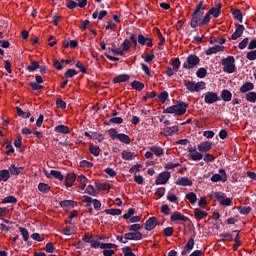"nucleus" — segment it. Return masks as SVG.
Masks as SVG:
<instances>
[{"instance_id":"1","label":"nucleus","mask_w":256,"mask_h":256,"mask_svg":"<svg viewBox=\"0 0 256 256\" xmlns=\"http://www.w3.org/2000/svg\"><path fill=\"white\" fill-rule=\"evenodd\" d=\"M213 147V143L209 141H204L197 145L196 147H189L188 148V159L190 161H201L203 159V154L201 153H207L211 151V148ZM198 149V151H197Z\"/></svg>"},{"instance_id":"2","label":"nucleus","mask_w":256,"mask_h":256,"mask_svg":"<svg viewBox=\"0 0 256 256\" xmlns=\"http://www.w3.org/2000/svg\"><path fill=\"white\" fill-rule=\"evenodd\" d=\"M205 8L203 7V2H200L194 11V14L192 16L190 25L192 29H197V27H202L201 23L203 20V14L205 13L203 10Z\"/></svg>"},{"instance_id":"3","label":"nucleus","mask_w":256,"mask_h":256,"mask_svg":"<svg viewBox=\"0 0 256 256\" xmlns=\"http://www.w3.org/2000/svg\"><path fill=\"white\" fill-rule=\"evenodd\" d=\"M187 103L180 102L176 105L170 106L164 110V113H170L171 115H175L176 117H181V115H185L187 113Z\"/></svg>"},{"instance_id":"4","label":"nucleus","mask_w":256,"mask_h":256,"mask_svg":"<svg viewBox=\"0 0 256 256\" xmlns=\"http://www.w3.org/2000/svg\"><path fill=\"white\" fill-rule=\"evenodd\" d=\"M221 65L223 66L224 73H235L237 67L235 66V57L228 56L222 59Z\"/></svg>"},{"instance_id":"5","label":"nucleus","mask_w":256,"mask_h":256,"mask_svg":"<svg viewBox=\"0 0 256 256\" xmlns=\"http://www.w3.org/2000/svg\"><path fill=\"white\" fill-rule=\"evenodd\" d=\"M184 85L190 93H199V91H203L206 87V84L203 81L195 83L194 81L186 80Z\"/></svg>"},{"instance_id":"6","label":"nucleus","mask_w":256,"mask_h":256,"mask_svg":"<svg viewBox=\"0 0 256 256\" xmlns=\"http://www.w3.org/2000/svg\"><path fill=\"white\" fill-rule=\"evenodd\" d=\"M83 201L86 204V209H89V213H93V208H91V203L93 204V207L96 211H99L101 209V201L97 199H93L90 196H83Z\"/></svg>"},{"instance_id":"7","label":"nucleus","mask_w":256,"mask_h":256,"mask_svg":"<svg viewBox=\"0 0 256 256\" xmlns=\"http://www.w3.org/2000/svg\"><path fill=\"white\" fill-rule=\"evenodd\" d=\"M199 57L197 55H189L186 59V61L183 64L184 69H193L194 67H197L199 65Z\"/></svg>"},{"instance_id":"8","label":"nucleus","mask_w":256,"mask_h":256,"mask_svg":"<svg viewBox=\"0 0 256 256\" xmlns=\"http://www.w3.org/2000/svg\"><path fill=\"white\" fill-rule=\"evenodd\" d=\"M214 197L217 199L220 205H223L224 207H231V205H233L231 198H226L225 194H222L221 192L214 193Z\"/></svg>"},{"instance_id":"9","label":"nucleus","mask_w":256,"mask_h":256,"mask_svg":"<svg viewBox=\"0 0 256 256\" xmlns=\"http://www.w3.org/2000/svg\"><path fill=\"white\" fill-rule=\"evenodd\" d=\"M169 179H171V173L168 171H164L157 176V178L155 180V184L156 185H165V184H167V181H169Z\"/></svg>"},{"instance_id":"10","label":"nucleus","mask_w":256,"mask_h":256,"mask_svg":"<svg viewBox=\"0 0 256 256\" xmlns=\"http://www.w3.org/2000/svg\"><path fill=\"white\" fill-rule=\"evenodd\" d=\"M204 101L207 103V105H213V103H217V101H221V98H219V95L215 92H207L204 95Z\"/></svg>"},{"instance_id":"11","label":"nucleus","mask_w":256,"mask_h":256,"mask_svg":"<svg viewBox=\"0 0 256 256\" xmlns=\"http://www.w3.org/2000/svg\"><path fill=\"white\" fill-rule=\"evenodd\" d=\"M220 174H214L211 177V181L213 183H218V181H221L222 183H225L227 181V173L224 169L219 170Z\"/></svg>"},{"instance_id":"12","label":"nucleus","mask_w":256,"mask_h":256,"mask_svg":"<svg viewBox=\"0 0 256 256\" xmlns=\"http://www.w3.org/2000/svg\"><path fill=\"white\" fill-rule=\"evenodd\" d=\"M124 239H126V241H141V239H143V234H141V232L137 231V232H129L124 234Z\"/></svg>"},{"instance_id":"13","label":"nucleus","mask_w":256,"mask_h":256,"mask_svg":"<svg viewBox=\"0 0 256 256\" xmlns=\"http://www.w3.org/2000/svg\"><path fill=\"white\" fill-rule=\"evenodd\" d=\"M223 51H225V46L216 45V46L207 48L205 50V55H215V54L221 53Z\"/></svg>"},{"instance_id":"14","label":"nucleus","mask_w":256,"mask_h":256,"mask_svg":"<svg viewBox=\"0 0 256 256\" xmlns=\"http://www.w3.org/2000/svg\"><path fill=\"white\" fill-rule=\"evenodd\" d=\"M177 132H179V127L172 126V127L163 128L160 133L161 135H164V137H171L172 135H175V133Z\"/></svg>"},{"instance_id":"15","label":"nucleus","mask_w":256,"mask_h":256,"mask_svg":"<svg viewBox=\"0 0 256 256\" xmlns=\"http://www.w3.org/2000/svg\"><path fill=\"white\" fill-rule=\"evenodd\" d=\"M175 185H179L180 187H192L193 181H191L189 177H180L175 181Z\"/></svg>"},{"instance_id":"16","label":"nucleus","mask_w":256,"mask_h":256,"mask_svg":"<svg viewBox=\"0 0 256 256\" xmlns=\"http://www.w3.org/2000/svg\"><path fill=\"white\" fill-rule=\"evenodd\" d=\"M46 177H48V179H58V181L65 179L63 174L57 170H51L50 173L46 172Z\"/></svg>"},{"instance_id":"17","label":"nucleus","mask_w":256,"mask_h":256,"mask_svg":"<svg viewBox=\"0 0 256 256\" xmlns=\"http://www.w3.org/2000/svg\"><path fill=\"white\" fill-rule=\"evenodd\" d=\"M148 149L156 157H162V155L165 154V150L161 146L154 145V146L148 147Z\"/></svg>"},{"instance_id":"18","label":"nucleus","mask_w":256,"mask_h":256,"mask_svg":"<svg viewBox=\"0 0 256 256\" xmlns=\"http://www.w3.org/2000/svg\"><path fill=\"white\" fill-rule=\"evenodd\" d=\"M171 221H183L184 223H187L189 221V218L187 216L181 214V212H174L171 217Z\"/></svg>"},{"instance_id":"19","label":"nucleus","mask_w":256,"mask_h":256,"mask_svg":"<svg viewBox=\"0 0 256 256\" xmlns=\"http://www.w3.org/2000/svg\"><path fill=\"white\" fill-rule=\"evenodd\" d=\"M244 31H245V26L238 24L236 26L235 32L232 34V40L237 41V39H239V37H241V35H243Z\"/></svg>"},{"instance_id":"20","label":"nucleus","mask_w":256,"mask_h":256,"mask_svg":"<svg viewBox=\"0 0 256 256\" xmlns=\"http://www.w3.org/2000/svg\"><path fill=\"white\" fill-rule=\"evenodd\" d=\"M157 227V218L151 217L146 221L145 229L146 231H153Z\"/></svg>"},{"instance_id":"21","label":"nucleus","mask_w":256,"mask_h":256,"mask_svg":"<svg viewBox=\"0 0 256 256\" xmlns=\"http://www.w3.org/2000/svg\"><path fill=\"white\" fill-rule=\"evenodd\" d=\"M76 179L77 176L75 175V173H68L65 178L66 187H73V183H75Z\"/></svg>"},{"instance_id":"22","label":"nucleus","mask_w":256,"mask_h":256,"mask_svg":"<svg viewBox=\"0 0 256 256\" xmlns=\"http://www.w3.org/2000/svg\"><path fill=\"white\" fill-rule=\"evenodd\" d=\"M136 157L137 154H135V152H131L129 150H124L122 152V159H124V161H133Z\"/></svg>"},{"instance_id":"23","label":"nucleus","mask_w":256,"mask_h":256,"mask_svg":"<svg viewBox=\"0 0 256 256\" xmlns=\"http://www.w3.org/2000/svg\"><path fill=\"white\" fill-rule=\"evenodd\" d=\"M255 89V84L251 82H245L241 87H240V93H249V91H253Z\"/></svg>"},{"instance_id":"24","label":"nucleus","mask_w":256,"mask_h":256,"mask_svg":"<svg viewBox=\"0 0 256 256\" xmlns=\"http://www.w3.org/2000/svg\"><path fill=\"white\" fill-rule=\"evenodd\" d=\"M207 212L201 210L200 208L194 209V217L197 221H201V219H205L207 217Z\"/></svg>"},{"instance_id":"25","label":"nucleus","mask_w":256,"mask_h":256,"mask_svg":"<svg viewBox=\"0 0 256 256\" xmlns=\"http://www.w3.org/2000/svg\"><path fill=\"white\" fill-rule=\"evenodd\" d=\"M113 83H125L129 81V75L127 74H121L113 78Z\"/></svg>"},{"instance_id":"26","label":"nucleus","mask_w":256,"mask_h":256,"mask_svg":"<svg viewBox=\"0 0 256 256\" xmlns=\"http://www.w3.org/2000/svg\"><path fill=\"white\" fill-rule=\"evenodd\" d=\"M77 181L80 185L79 186L80 191H84L85 187H87V177L80 175L78 176Z\"/></svg>"},{"instance_id":"27","label":"nucleus","mask_w":256,"mask_h":256,"mask_svg":"<svg viewBox=\"0 0 256 256\" xmlns=\"http://www.w3.org/2000/svg\"><path fill=\"white\" fill-rule=\"evenodd\" d=\"M208 13L215 18L219 17V15H221V4H216V6L211 8Z\"/></svg>"},{"instance_id":"28","label":"nucleus","mask_w":256,"mask_h":256,"mask_svg":"<svg viewBox=\"0 0 256 256\" xmlns=\"http://www.w3.org/2000/svg\"><path fill=\"white\" fill-rule=\"evenodd\" d=\"M11 177V174L9 173V170L4 169L0 171V181H3L4 183H7Z\"/></svg>"},{"instance_id":"29","label":"nucleus","mask_w":256,"mask_h":256,"mask_svg":"<svg viewBox=\"0 0 256 256\" xmlns=\"http://www.w3.org/2000/svg\"><path fill=\"white\" fill-rule=\"evenodd\" d=\"M56 133H62V135H67L69 133V127L66 125H58L54 128Z\"/></svg>"},{"instance_id":"30","label":"nucleus","mask_w":256,"mask_h":256,"mask_svg":"<svg viewBox=\"0 0 256 256\" xmlns=\"http://www.w3.org/2000/svg\"><path fill=\"white\" fill-rule=\"evenodd\" d=\"M8 171L10 175H19L23 171V167H17L15 164H11Z\"/></svg>"},{"instance_id":"31","label":"nucleus","mask_w":256,"mask_h":256,"mask_svg":"<svg viewBox=\"0 0 256 256\" xmlns=\"http://www.w3.org/2000/svg\"><path fill=\"white\" fill-rule=\"evenodd\" d=\"M132 89H135L136 91H143L145 89V84L135 80L131 83Z\"/></svg>"},{"instance_id":"32","label":"nucleus","mask_w":256,"mask_h":256,"mask_svg":"<svg viewBox=\"0 0 256 256\" xmlns=\"http://www.w3.org/2000/svg\"><path fill=\"white\" fill-rule=\"evenodd\" d=\"M93 19H99V21H101V19H103L104 17H107V10H102L100 12H94L92 14Z\"/></svg>"},{"instance_id":"33","label":"nucleus","mask_w":256,"mask_h":256,"mask_svg":"<svg viewBox=\"0 0 256 256\" xmlns=\"http://www.w3.org/2000/svg\"><path fill=\"white\" fill-rule=\"evenodd\" d=\"M245 99L248 101V103H256V92L246 93Z\"/></svg>"},{"instance_id":"34","label":"nucleus","mask_w":256,"mask_h":256,"mask_svg":"<svg viewBox=\"0 0 256 256\" xmlns=\"http://www.w3.org/2000/svg\"><path fill=\"white\" fill-rule=\"evenodd\" d=\"M77 205V202L73 200H64L60 202V207L68 208V207H75Z\"/></svg>"},{"instance_id":"35","label":"nucleus","mask_w":256,"mask_h":256,"mask_svg":"<svg viewBox=\"0 0 256 256\" xmlns=\"http://www.w3.org/2000/svg\"><path fill=\"white\" fill-rule=\"evenodd\" d=\"M90 153L94 155V157H99V155H101V148L92 144L90 145Z\"/></svg>"},{"instance_id":"36","label":"nucleus","mask_w":256,"mask_h":256,"mask_svg":"<svg viewBox=\"0 0 256 256\" xmlns=\"http://www.w3.org/2000/svg\"><path fill=\"white\" fill-rule=\"evenodd\" d=\"M234 233H236V236L234 238L235 244H234V251H237L239 247H241V238L239 237V231L235 230Z\"/></svg>"},{"instance_id":"37","label":"nucleus","mask_w":256,"mask_h":256,"mask_svg":"<svg viewBox=\"0 0 256 256\" xmlns=\"http://www.w3.org/2000/svg\"><path fill=\"white\" fill-rule=\"evenodd\" d=\"M16 110L17 115H19V117H23V119H29V117H31V112H25L20 107H16Z\"/></svg>"},{"instance_id":"38","label":"nucleus","mask_w":256,"mask_h":256,"mask_svg":"<svg viewBox=\"0 0 256 256\" xmlns=\"http://www.w3.org/2000/svg\"><path fill=\"white\" fill-rule=\"evenodd\" d=\"M221 97L223 99V101H231V98L233 97V94H231V92H229V90H223L221 93Z\"/></svg>"},{"instance_id":"39","label":"nucleus","mask_w":256,"mask_h":256,"mask_svg":"<svg viewBox=\"0 0 256 256\" xmlns=\"http://www.w3.org/2000/svg\"><path fill=\"white\" fill-rule=\"evenodd\" d=\"M118 139L121 143H125V145H129V143H131V138H129L127 134H119Z\"/></svg>"},{"instance_id":"40","label":"nucleus","mask_w":256,"mask_h":256,"mask_svg":"<svg viewBox=\"0 0 256 256\" xmlns=\"http://www.w3.org/2000/svg\"><path fill=\"white\" fill-rule=\"evenodd\" d=\"M186 199L193 205L194 203H197V194L190 192L186 195Z\"/></svg>"},{"instance_id":"41","label":"nucleus","mask_w":256,"mask_h":256,"mask_svg":"<svg viewBox=\"0 0 256 256\" xmlns=\"http://www.w3.org/2000/svg\"><path fill=\"white\" fill-rule=\"evenodd\" d=\"M77 232V227L73 226V227H66L62 233L63 235H74V233Z\"/></svg>"},{"instance_id":"42","label":"nucleus","mask_w":256,"mask_h":256,"mask_svg":"<svg viewBox=\"0 0 256 256\" xmlns=\"http://www.w3.org/2000/svg\"><path fill=\"white\" fill-rule=\"evenodd\" d=\"M50 187L48 184H45V183H40L38 185V190L41 192V193H49L50 191Z\"/></svg>"},{"instance_id":"43","label":"nucleus","mask_w":256,"mask_h":256,"mask_svg":"<svg viewBox=\"0 0 256 256\" xmlns=\"http://www.w3.org/2000/svg\"><path fill=\"white\" fill-rule=\"evenodd\" d=\"M179 67H181V61L179 60V58H175L172 61V69H173V71H175V73H177V71H179Z\"/></svg>"},{"instance_id":"44","label":"nucleus","mask_w":256,"mask_h":256,"mask_svg":"<svg viewBox=\"0 0 256 256\" xmlns=\"http://www.w3.org/2000/svg\"><path fill=\"white\" fill-rule=\"evenodd\" d=\"M233 16L237 19L240 23H243V14L241 13V10L236 9L233 10Z\"/></svg>"},{"instance_id":"45","label":"nucleus","mask_w":256,"mask_h":256,"mask_svg":"<svg viewBox=\"0 0 256 256\" xmlns=\"http://www.w3.org/2000/svg\"><path fill=\"white\" fill-rule=\"evenodd\" d=\"M193 247H195V240L193 238H190L187 244L185 245L184 249L191 252L193 251Z\"/></svg>"},{"instance_id":"46","label":"nucleus","mask_w":256,"mask_h":256,"mask_svg":"<svg viewBox=\"0 0 256 256\" xmlns=\"http://www.w3.org/2000/svg\"><path fill=\"white\" fill-rule=\"evenodd\" d=\"M156 35L157 38L159 39L158 45H165V37H163V34H161V30L156 29Z\"/></svg>"},{"instance_id":"47","label":"nucleus","mask_w":256,"mask_h":256,"mask_svg":"<svg viewBox=\"0 0 256 256\" xmlns=\"http://www.w3.org/2000/svg\"><path fill=\"white\" fill-rule=\"evenodd\" d=\"M105 213H107V215H121L122 211L121 209H106Z\"/></svg>"},{"instance_id":"48","label":"nucleus","mask_w":256,"mask_h":256,"mask_svg":"<svg viewBox=\"0 0 256 256\" xmlns=\"http://www.w3.org/2000/svg\"><path fill=\"white\" fill-rule=\"evenodd\" d=\"M169 97V93L167 92H161L159 95H158V99H159V102L160 103H165L167 101Z\"/></svg>"},{"instance_id":"49","label":"nucleus","mask_w":256,"mask_h":256,"mask_svg":"<svg viewBox=\"0 0 256 256\" xmlns=\"http://www.w3.org/2000/svg\"><path fill=\"white\" fill-rule=\"evenodd\" d=\"M19 231L24 239V241H29V231H27L25 228L20 227Z\"/></svg>"},{"instance_id":"50","label":"nucleus","mask_w":256,"mask_h":256,"mask_svg":"<svg viewBox=\"0 0 256 256\" xmlns=\"http://www.w3.org/2000/svg\"><path fill=\"white\" fill-rule=\"evenodd\" d=\"M115 247H117V245L113 244V243H101L100 244V249H115Z\"/></svg>"},{"instance_id":"51","label":"nucleus","mask_w":256,"mask_h":256,"mask_svg":"<svg viewBox=\"0 0 256 256\" xmlns=\"http://www.w3.org/2000/svg\"><path fill=\"white\" fill-rule=\"evenodd\" d=\"M196 75L199 77V79H203V77L207 75V70L205 68H199L196 72Z\"/></svg>"},{"instance_id":"52","label":"nucleus","mask_w":256,"mask_h":256,"mask_svg":"<svg viewBox=\"0 0 256 256\" xmlns=\"http://www.w3.org/2000/svg\"><path fill=\"white\" fill-rule=\"evenodd\" d=\"M220 237L222 238V241H233V235H231L230 233H223L220 235Z\"/></svg>"},{"instance_id":"53","label":"nucleus","mask_w":256,"mask_h":256,"mask_svg":"<svg viewBox=\"0 0 256 256\" xmlns=\"http://www.w3.org/2000/svg\"><path fill=\"white\" fill-rule=\"evenodd\" d=\"M131 49V41L129 40H124L122 43V51H129Z\"/></svg>"},{"instance_id":"54","label":"nucleus","mask_w":256,"mask_h":256,"mask_svg":"<svg viewBox=\"0 0 256 256\" xmlns=\"http://www.w3.org/2000/svg\"><path fill=\"white\" fill-rule=\"evenodd\" d=\"M198 207H201L202 209H205V207H207V198L206 197H201L198 200Z\"/></svg>"},{"instance_id":"55","label":"nucleus","mask_w":256,"mask_h":256,"mask_svg":"<svg viewBox=\"0 0 256 256\" xmlns=\"http://www.w3.org/2000/svg\"><path fill=\"white\" fill-rule=\"evenodd\" d=\"M202 159H204L205 163H213V161H215V156L212 154H206Z\"/></svg>"},{"instance_id":"56","label":"nucleus","mask_w":256,"mask_h":256,"mask_svg":"<svg viewBox=\"0 0 256 256\" xmlns=\"http://www.w3.org/2000/svg\"><path fill=\"white\" fill-rule=\"evenodd\" d=\"M80 166L84 167L85 169H91V167H93V162H89L87 160H82L80 162Z\"/></svg>"},{"instance_id":"57","label":"nucleus","mask_w":256,"mask_h":256,"mask_svg":"<svg viewBox=\"0 0 256 256\" xmlns=\"http://www.w3.org/2000/svg\"><path fill=\"white\" fill-rule=\"evenodd\" d=\"M86 193H88V195H97V190H95V187H93V185H88L86 188Z\"/></svg>"},{"instance_id":"58","label":"nucleus","mask_w":256,"mask_h":256,"mask_svg":"<svg viewBox=\"0 0 256 256\" xmlns=\"http://www.w3.org/2000/svg\"><path fill=\"white\" fill-rule=\"evenodd\" d=\"M30 87L33 89V91H40V89H43V85L37 82H30Z\"/></svg>"},{"instance_id":"59","label":"nucleus","mask_w":256,"mask_h":256,"mask_svg":"<svg viewBox=\"0 0 256 256\" xmlns=\"http://www.w3.org/2000/svg\"><path fill=\"white\" fill-rule=\"evenodd\" d=\"M124 256H137L135 253H133V250H131V247L126 246L123 248Z\"/></svg>"},{"instance_id":"60","label":"nucleus","mask_w":256,"mask_h":256,"mask_svg":"<svg viewBox=\"0 0 256 256\" xmlns=\"http://www.w3.org/2000/svg\"><path fill=\"white\" fill-rule=\"evenodd\" d=\"M246 58L249 60V61H255L256 59V50H252L250 52H248L246 54Z\"/></svg>"},{"instance_id":"61","label":"nucleus","mask_w":256,"mask_h":256,"mask_svg":"<svg viewBox=\"0 0 256 256\" xmlns=\"http://www.w3.org/2000/svg\"><path fill=\"white\" fill-rule=\"evenodd\" d=\"M108 135L111 139H119V134L117 133V130H115V129H110L108 131Z\"/></svg>"},{"instance_id":"62","label":"nucleus","mask_w":256,"mask_h":256,"mask_svg":"<svg viewBox=\"0 0 256 256\" xmlns=\"http://www.w3.org/2000/svg\"><path fill=\"white\" fill-rule=\"evenodd\" d=\"M2 203H17V198L14 196H8L2 200Z\"/></svg>"},{"instance_id":"63","label":"nucleus","mask_w":256,"mask_h":256,"mask_svg":"<svg viewBox=\"0 0 256 256\" xmlns=\"http://www.w3.org/2000/svg\"><path fill=\"white\" fill-rule=\"evenodd\" d=\"M27 69L28 71H37V69H39V63L34 61L27 67Z\"/></svg>"},{"instance_id":"64","label":"nucleus","mask_w":256,"mask_h":256,"mask_svg":"<svg viewBox=\"0 0 256 256\" xmlns=\"http://www.w3.org/2000/svg\"><path fill=\"white\" fill-rule=\"evenodd\" d=\"M77 75V71L75 69H68L65 72V77H75Z\"/></svg>"}]
</instances>
